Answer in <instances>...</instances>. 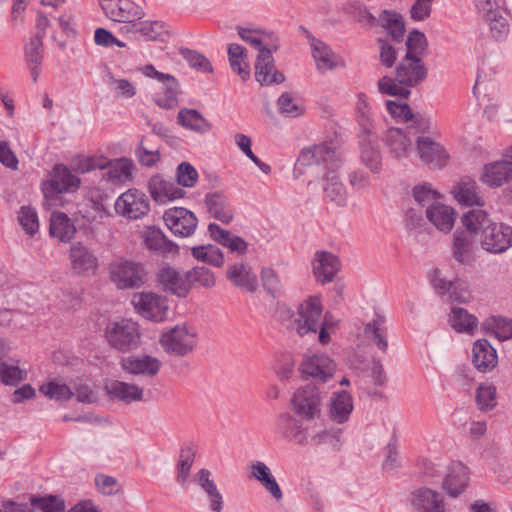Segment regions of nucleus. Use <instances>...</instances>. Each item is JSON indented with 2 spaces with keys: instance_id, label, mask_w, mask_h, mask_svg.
<instances>
[{
  "instance_id": "1",
  "label": "nucleus",
  "mask_w": 512,
  "mask_h": 512,
  "mask_svg": "<svg viewBox=\"0 0 512 512\" xmlns=\"http://www.w3.org/2000/svg\"><path fill=\"white\" fill-rule=\"evenodd\" d=\"M298 162L303 166L323 165L326 170L323 175L325 197L337 206L346 204L347 192L337 175V170L343 163L341 145L337 139L304 148L298 157Z\"/></svg>"
},
{
  "instance_id": "2",
  "label": "nucleus",
  "mask_w": 512,
  "mask_h": 512,
  "mask_svg": "<svg viewBox=\"0 0 512 512\" xmlns=\"http://www.w3.org/2000/svg\"><path fill=\"white\" fill-rule=\"evenodd\" d=\"M463 226L480 237L481 247L493 254H500L512 247V227L494 222L482 209H472L461 217Z\"/></svg>"
},
{
  "instance_id": "3",
  "label": "nucleus",
  "mask_w": 512,
  "mask_h": 512,
  "mask_svg": "<svg viewBox=\"0 0 512 512\" xmlns=\"http://www.w3.org/2000/svg\"><path fill=\"white\" fill-rule=\"evenodd\" d=\"M323 306L318 296H310L301 302L297 311L294 312L289 308L281 310L280 315L283 321H287V327L295 330L300 336L309 333H316L319 330V341L327 344L330 341L328 329L330 323L328 320H322Z\"/></svg>"
},
{
  "instance_id": "4",
  "label": "nucleus",
  "mask_w": 512,
  "mask_h": 512,
  "mask_svg": "<svg viewBox=\"0 0 512 512\" xmlns=\"http://www.w3.org/2000/svg\"><path fill=\"white\" fill-rule=\"evenodd\" d=\"M277 429L285 440L300 446H306L309 443L314 445L329 443L335 449L340 447L341 429L322 430L309 439L308 429L304 426L303 420L287 412L278 416Z\"/></svg>"
},
{
  "instance_id": "5",
  "label": "nucleus",
  "mask_w": 512,
  "mask_h": 512,
  "mask_svg": "<svg viewBox=\"0 0 512 512\" xmlns=\"http://www.w3.org/2000/svg\"><path fill=\"white\" fill-rule=\"evenodd\" d=\"M105 337L111 347L121 352L135 350L141 345L140 326L130 319L109 322Z\"/></svg>"
},
{
  "instance_id": "6",
  "label": "nucleus",
  "mask_w": 512,
  "mask_h": 512,
  "mask_svg": "<svg viewBox=\"0 0 512 512\" xmlns=\"http://www.w3.org/2000/svg\"><path fill=\"white\" fill-rule=\"evenodd\" d=\"M160 344L163 350L178 357L193 352L197 344V331L187 324H179L162 333Z\"/></svg>"
},
{
  "instance_id": "7",
  "label": "nucleus",
  "mask_w": 512,
  "mask_h": 512,
  "mask_svg": "<svg viewBox=\"0 0 512 512\" xmlns=\"http://www.w3.org/2000/svg\"><path fill=\"white\" fill-rule=\"evenodd\" d=\"M293 411L304 421L319 419L322 414V392L315 385H306L297 389L292 398Z\"/></svg>"
},
{
  "instance_id": "8",
  "label": "nucleus",
  "mask_w": 512,
  "mask_h": 512,
  "mask_svg": "<svg viewBox=\"0 0 512 512\" xmlns=\"http://www.w3.org/2000/svg\"><path fill=\"white\" fill-rule=\"evenodd\" d=\"M111 281L119 289L138 288L144 284L145 269L140 263L119 259L113 261L109 266Z\"/></svg>"
},
{
  "instance_id": "9",
  "label": "nucleus",
  "mask_w": 512,
  "mask_h": 512,
  "mask_svg": "<svg viewBox=\"0 0 512 512\" xmlns=\"http://www.w3.org/2000/svg\"><path fill=\"white\" fill-rule=\"evenodd\" d=\"M132 304L136 312L149 321L163 322L168 318V299L163 295L153 292L135 293Z\"/></svg>"
},
{
  "instance_id": "10",
  "label": "nucleus",
  "mask_w": 512,
  "mask_h": 512,
  "mask_svg": "<svg viewBox=\"0 0 512 512\" xmlns=\"http://www.w3.org/2000/svg\"><path fill=\"white\" fill-rule=\"evenodd\" d=\"M420 133H416L415 128L406 127L405 129L390 127L387 129L382 140L389 154L398 160L406 159L415 149V138Z\"/></svg>"
},
{
  "instance_id": "11",
  "label": "nucleus",
  "mask_w": 512,
  "mask_h": 512,
  "mask_svg": "<svg viewBox=\"0 0 512 512\" xmlns=\"http://www.w3.org/2000/svg\"><path fill=\"white\" fill-rule=\"evenodd\" d=\"M140 70L146 77L156 79L162 84V93L155 97L156 104L164 109L175 108L178 105L179 94V83L176 78L170 74L157 71L152 64H147Z\"/></svg>"
},
{
  "instance_id": "12",
  "label": "nucleus",
  "mask_w": 512,
  "mask_h": 512,
  "mask_svg": "<svg viewBox=\"0 0 512 512\" xmlns=\"http://www.w3.org/2000/svg\"><path fill=\"white\" fill-rule=\"evenodd\" d=\"M414 150L420 161L430 167L441 169L448 163L449 154L446 149L430 136L417 135Z\"/></svg>"
},
{
  "instance_id": "13",
  "label": "nucleus",
  "mask_w": 512,
  "mask_h": 512,
  "mask_svg": "<svg viewBox=\"0 0 512 512\" xmlns=\"http://www.w3.org/2000/svg\"><path fill=\"white\" fill-rule=\"evenodd\" d=\"M163 220L172 234L178 237L191 236L198 225L196 215L184 207L167 209L164 212Z\"/></svg>"
},
{
  "instance_id": "14",
  "label": "nucleus",
  "mask_w": 512,
  "mask_h": 512,
  "mask_svg": "<svg viewBox=\"0 0 512 512\" xmlns=\"http://www.w3.org/2000/svg\"><path fill=\"white\" fill-rule=\"evenodd\" d=\"M101 8L109 19L128 25L145 16L142 7L130 0H101Z\"/></svg>"
},
{
  "instance_id": "15",
  "label": "nucleus",
  "mask_w": 512,
  "mask_h": 512,
  "mask_svg": "<svg viewBox=\"0 0 512 512\" xmlns=\"http://www.w3.org/2000/svg\"><path fill=\"white\" fill-rule=\"evenodd\" d=\"M115 210L128 219H139L150 211L149 200L143 192L129 189L118 197Z\"/></svg>"
},
{
  "instance_id": "16",
  "label": "nucleus",
  "mask_w": 512,
  "mask_h": 512,
  "mask_svg": "<svg viewBox=\"0 0 512 512\" xmlns=\"http://www.w3.org/2000/svg\"><path fill=\"white\" fill-rule=\"evenodd\" d=\"M80 179L73 175L69 168L63 164H56L51 172V178L43 185L45 198L54 194L75 191L80 186Z\"/></svg>"
},
{
  "instance_id": "17",
  "label": "nucleus",
  "mask_w": 512,
  "mask_h": 512,
  "mask_svg": "<svg viewBox=\"0 0 512 512\" xmlns=\"http://www.w3.org/2000/svg\"><path fill=\"white\" fill-rule=\"evenodd\" d=\"M389 114L397 121L411 122L408 127L415 128L416 133H430L432 131L431 119L423 114H414L407 103H398L393 100L386 101Z\"/></svg>"
},
{
  "instance_id": "18",
  "label": "nucleus",
  "mask_w": 512,
  "mask_h": 512,
  "mask_svg": "<svg viewBox=\"0 0 512 512\" xmlns=\"http://www.w3.org/2000/svg\"><path fill=\"white\" fill-rule=\"evenodd\" d=\"M395 74L401 85L409 89L427 78V68L421 58L404 56L396 67Z\"/></svg>"
},
{
  "instance_id": "19",
  "label": "nucleus",
  "mask_w": 512,
  "mask_h": 512,
  "mask_svg": "<svg viewBox=\"0 0 512 512\" xmlns=\"http://www.w3.org/2000/svg\"><path fill=\"white\" fill-rule=\"evenodd\" d=\"M334 361L325 354L306 355L300 365L301 372L319 382L330 380L335 372Z\"/></svg>"
},
{
  "instance_id": "20",
  "label": "nucleus",
  "mask_w": 512,
  "mask_h": 512,
  "mask_svg": "<svg viewBox=\"0 0 512 512\" xmlns=\"http://www.w3.org/2000/svg\"><path fill=\"white\" fill-rule=\"evenodd\" d=\"M474 232L465 230H456L453 234L451 252L453 259L465 266H470L475 261L477 245L474 240Z\"/></svg>"
},
{
  "instance_id": "21",
  "label": "nucleus",
  "mask_w": 512,
  "mask_h": 512,
  "mask_svg": "<svg viewBox=\"0 0 512 512\" xmlns=\"http://www.w3.org/2000/svg\"><path fill=\"white\" fill-rule=\"evenodd\" d=\"M409 501L414 512H447L444 496L427 487L411 492Z\"/></svg>"
},
{
  "instance_id": "22",
  "label": "nucleus",
  "mask_w": 512,
  "mask_h": 512,
  "mask_svg": "<svg viewBox=\"0 0 512 512\" xmlns=\"http://www.w3.org/2000/svg\"><path fill=\"white\" fill-rule=\"evenodd\" d=\"M148 190L151 197L160 203L181 199L186 195L177 183L165 178L162 174H155L149 179Z\"/></svg>"
},
{
  "instance_id": "23",
  "label": "nucleus",
  "mask_w": 512,
  "mask_h": 512,
  "mask_svg": "<svg viewBox=\"0 0 512 512\" xmlns=\"http://www.w3.org/2000/svg\"><path fill=\"white\" fill-rule=\"evenodd\" d=\"M255 78L261 85L266 86L285 81L284 74L275 68L271 49H261V52L258 53L255 63Z\"/></svg>"
},
{
  "instance_id": "24",
  "label": "nucleus",
  "mask_w": 512,
  "mask_h": 512,
  "mask_svg": "<svg viewBox=\"0 0 512 512\" xmlns=\"http://www.w3.org/2000/svg\"><path fill=\"white\" fill-rule=\"evenodd\" d=\"M134 164L127 158L108 159V163L100 168L101 180L111 185H120L132 181Z\"/></svg>"
},
{
  "instance_id": "25",
  "label": "nucleus",
  "mask_w": 512,
  "mask_h": 512,
  "mask_svg": "<svg viewBox=\"0 0 512 512\" xmlns=\"http://www.w3.org/2000/svg\"><path fill=\"white\" fill-rule=\"evenodd\" d=\"M121 368L133 375L154 377L161 368V361L147 354L130 355L120 361Z\"/></svg>"
},
{
  "instance_id": "26",
  "label": "nucleus",
  "mask_w": 512,
  "mask_h": 512,
  "mask_svg": "<svg viewBox=\"0 0 512 512\" xmlns=\"http://www.w3.org/2000/svg\"><path fill=\"white\" fill-rule=\"evenodd\" d=\"M310 46L312 57L319 72L325 73L339 67H345V62L342 57L336 54L331 47L323 41L312 38Z\"/></svg>"
},
{
  "instance_id": "27",
  "label": "nucleus",
  "mask_w": 512,
  "mask_h": 512,
  "mask_svg": "<svg viewBox=\"0 0 512 512\" xmlns=\"http://www.w3.org/2000/svg\"><path fill=\"white\" fill-rule=\"evenodd\" d=\"M469 484L468 468L460 462H453L447 467V473L442 481V489L449 497L461 495Z\"/></svg>"
},
{
  "instance_id": "28",
  "label": "nucleus",
  "mask_w": 512,
  "mask_h": 512,
  "mask_svg": "<svg viewBox=\"0 0 512 512\" xmlns=\"http://www.w3.org/2000/svg\"><path fill=\"white\" fill-rule=\"evenodd\" d=\"M353 409V397L349 392H334L327 404V416L331 422L341 425L350 419Z\"/></svg>"
},
{
  "instance_id": "29",
  "label": "nucleus",
  "mask_w": 512,
  "mask_h": 512,
  "mask_svg": "<svg viewBox=\"0 0 512 512\" xmlns=\"http://www.w3.org/2000/svg\"><path fill=\"white\" fill-rule=\"evenodd\" d=\"M471 361L479 372H490L498 364L497 351L487 339H478L472 346Z\"/></svg>"
},
{
  "instance_id": "30",
  "label": "nucleus",
  "mask_w": 512,
  "mask_h": 512,
  "mask_svg": "<svg viewBox=\"0 0 512 512\" xmlns=\"http://www.w3.org/2000/svg\"><path fill=\"white\" fill-rule=\"evenodd\" d=\"M158 282L166 292L185 298L188 295L186 273L182 275L171 266H162L157 272Z\"/></svg>"
},
{
  "instance_id": "31",
  "label": "nucleus",
  "mask_w": 512,
  "mask_h": 512,
  "mask_svg": "<svg viewBox=\"0 0 512 512\" xmlns=\"http://www.w3.org/2000/svg\"><path fill=\"white\" fill-rule=\"evenodd\" d=\"M313 274L322 284L331 282L340 269L338 258L326 251H317L312 261Z\"/></svg>"
},
{
  "instance_id": "32",
  "label": "nucleus",
  "mask_w": 512,
  "mask_h": 512,
  "mask_svg": "<svg viewBox=\"0 0 512 512\" xmlns=\"http://www.w3.org/2000/svg\"><path fill=\"white\" fill-rule=\"evenodd\" d=\"M205 204L210 215L223 224H230L234 219V209L228 197L222 191L207 193Z\"/></svg>"
},
{
  "instance_id": "33",
  "label": "nucleus",
  "mask_w": 512,
  "mask_h": 512,
  "mask_svg": "<svg viewBox=\"0 0 512 512\" xmlns=\"http://www.w3.org/2000/svg\"><path fill=\"white\" fill-rule=\"evenodd\" d=\"M454 199L462 206H483L484 200L479 188L470 177L461 178L452 188Z\"/></svg>"
},
{
  "instance_id": "34",
  "label": "nucleus",
  "mask_w": 512,
  "mask_h": 512,
  "mask_svg": "<svg viewBox=\"0 0 512 512\" xmlns=\"http://www.w3.org/2000/svg\"><path fill=\"white\" fill-rule=\"evenodd\" d=\"M104 388L110 398L121 401L125 404L143 400V388L136 384L119 380H110L105 384Z\"/></svg>"
},
{
  "instance_id": "35",
  "label": "nucleus",
  "mask_w": 512,
  "mask_h": 512,
  "mask_svg": "<svg viewBox=\"0 0 512 512\" xmlns=\"http://www.w3.org/2000/svg\"><path fill=\"white\" fill-rule=\"evenodd\" d=\"M360 149L362 163L372 173H379L382 166V157L377 145V138L371 131H364Z\"/></svg>"
},
{
  "instance_id": "36",
  "label": "nucleus",
  "mask_w": 512,
  "mask_h": 512,
  "mask_svg": "<svg viewBox=\"0 0 512 512\" xmlns=\"http://www.w3.org/2000/svg\"><path fill=\"white\" fill-rule=\"evenodd\" d=\"M122 31L126 33L138 34L147 41H155L161 39L168 34L167 25L162 21H135L132 25H125Z\"/></svg>"
},
{
  "instance_id": "37",
  "label": "nucleus",
  "mask_w": 512,
  "mask_h": 512,
  "mask_svg": "<svg viewBox=\"0 0 512 512\" xmlns=\"http://www.w3.org/2000/svg\"><path fill=\"white\" fill-rule=\"evenodd\" d=\"M226 277L235 286L248 292H255L258 288L257 276L252 268L244 263H236L228 267Z\"/></svg>"
},
{
  "instance_id": "38",
  "label": "nucleus",
  "mask_w": 512,
  "mask_h": 512,
  "mask_svg": "<svg viewBox=\"0 0 512 512\" xmlns=\"http://www.w3.org/2000/svg\"><path fill=\"white\" fill-rule=\"evenodd\" d=\"M426 217L439 231L448 233L454 226L456 213L452 207L437 201L433 206L426 208Z\"/></svg>"
},
{
  "instance_id": "39",
  "label": "nucleus",
  "mask_w": 512,
  "mask_h": 512,
  "mask_svg": "<svg viewBox=\"0 0 512 512\" xmlns=\"http://www.w3.org/2000/svg\"><path fill=\"white\" fill-rule=\"evenodd\" d=\"M208 233L215 242L228 248L231 252H236L240 255L247 252L248 244L242 237L233 235L230 231L222 229L216 223L208 225Z\"/></svg>"
},
{
  "instance_id": "40",
  "label": "nucleus",
  "mask_w": 512,
  "mask_h": 512,
  "mask_svg": "<svg viewBox=\"0 0 512 512\" xmlns=\"http://www.w3.org/2000/svg\"><path fill=\"white\" fill-rule=\"evenodd\" d=\"M512 178V162L497 161L485 165L482 173V181L491 186L499 187Z\"/></svg>"
},
{
  "instance_id": "41",
  "label": "nucleus",
  "mask_w": 512,
  "mask_h": 512,
  "mask_svg": "<svg viewBox=\"0 0 512 512\" xmlns=\"http://www.w3.org/2000/svg\"><path fill=\"white\" fill-rule=\"evenodd\" d=\"M69 256L72 268L78 273L94 272L98 267L97 257L81 243L72 245Z\"/></svg>"
},
{
  "instance_id": "42",
  "label": "nucleus",
  "mask_w": 512,
  "mask_h": 512,
  "mask_svg": "<svg viewBox=\"0 0 512 512\" xmlns=\"http://www.w3.org/2000/svg\"><path fill=\"white\" fill-rule=\"evenodd\" d=\"M177 122L183 128L198 134H206L212 129V124L196 109H180L177 115Z\"/></svg>"
},
{
  "instance_id": "43",
  "label": "nucleus",
  "mask_w": 512,
  "mask_h": 512,
  "mask_svg": "<svg viewBox=\"0 0 512 512\" xmlns=\"http://www.w3.org/2000/svg\"><path fill=\"white\" fill-rule=\"evenodd\" d=\"M251 476L259 481L262 486L276 499H282V491L271 473L270 468L261 461L252 462L250 465Z\"/></svg>"
},
{
  "instance_id": "44",
  "label": "nucleus",
  "mask_w": 512,
  "mask_h": 512,
  "mask_svg": "<svg viewBox=\"0 0 512 512\" xmlns=\"http://www.w3.org/2000/svg\"><path fill=\"white\" fill-rule=\"evenodd\" d=\"M364 335L371 340L377 348L386 352L388 349L386 319L380 314H375L373 319L365 324Z\"/></svg>"
},
{
  "instance_id": "45",
  "label": "nucleus",
  "mask_w": 512,
  "mask_h": 512,
  "mask_svg": "<svg viewBox=\"0 0 512 512\" xmlns=\"http://www.w3.org/2000/svg\"><path fill=\"white\" fill-rule=\"evenodd\" d=\"M43 59L42 35H35L25 47V60L30 69L32 81L37 82Z\"/></svg>"
},
{
  "instance_id": "46",
  "label": "nucleus",
  "mask_w": 512,
  "mask_h": 512,
  "mask_svg": "<svg viewBox=\"0 0 512 512\" xmlns=\"http://www.w3.org/2000/svg\"><path fill=\"white\" fill-rule=\"evenodd\" d=\"M449 323L458 333L473 335L478 329L477 317L461 307H453L451 309Z\"/></svg>"
},
{
  "instance_id": "47",
  "label": "nucleus",
  "mask_w": 512,
  "mask_h": 512,
  "mask_svg": "<svg viewBox=\"0 0 512 512\" xmlns=\"http://www.w3.org/2000/svg\"><path fill=\"white\" fill-rule=\"evenodd\" d=\"M50 235L62 242H68L74 236L76 228L63 212H53L50 218Z\"/></svg>"
},
{
  "instance_id": "48",
  "label": "nucleus",
  "mask_w": 512,
  "mask_h": 512,
  "mask_svg": "<svg viewBox=\"0 0 512 512\" xmlns=\"http://www.w3.org/2000/svg\"><path fill=\"white\" fill-rule=\"evenodd\" d=\"M144 242L147 248L160 253H176L178 246L169 240L166 235L157 228H150L144 235Z\"/></svg>"
},
{
  "instance_id": "49",
  "label": "nucleus",
  "mask_w": 512,
  "mask_h": 512,
  "mask_svg": "<svg viewBox=\"0 0 512 512\" xmlns=\"http://www.w3.org/2000/svg\"><path fill=\"white\" fill-rule=\"evenodd\" d=\"M188 292L191 288L210 289L215 286L216 279L214 273L205 266H195L186 272Z\"/></svg>"
},
{
  "instance_id": "50",
  "label": "nucleus",
  "mask_w": 512,
  "mask_h": 512,
  "mask_svg": "<svg viewBox=\"0 0 512 512\" xmlns=\"http://www.w3.org/2000/svg\"><path fill=\"white\" fill-rule=\"evenodd\" d=\"M228 57L231 69L236 72L242 80H247L250 76V69L248 63L245 61V48L239 44H230L228 46Z\"/></svg>"
},
{
  "instance_id": "51",
  "label": "nucleus",
  "mask_w": 512,
  "mask_h": 512,
  "mask_svg": "<svg viewBox=\"0 0 512 512\" xmlns=\"http://www.w3.org/2000/svg\"><path fill=\"white\" fill-rule=\"evenodd\" d=\"M191 254L196 260L218 268L225 262L222 251L212 244L192 247Z\"/></svg>"
},
{
  "instance_id": "52",
  "label": "nucleus",
  "mask_w": 512,
  "mask_h": 512,
  "mask_svg": "<svg viewBox=\"0 0 512 512\" xmlns=\"http://www.w3.org/2000/svg\"><path fill=\"white\" fill-rule=\"evenodd\" d=\"M380 22L392 41L400 42L403 39L405 26L399 14L384 10L380 15Z\"/></svg>"
},
{
  "instance_id": "53",
  "label": "nucleus",
  "mask_w": 512,
  "mask_h": 512,
  "mask_svg": "<svg viewBox=\"0 0 512 512\" xmlns=\"http://www.w3.org/2000/svg\"><path fill=\"white\" fill-rule=\"evenodd\" d=\"M483 328L491 331L500 341L512 338V320L501 316H492L483 322Z\"/></svg>"
},
{
  "instance_id": "54",
  "label": "nucleus",
  "mask_w": 512,
  "mask_h": 512,
  "mask_svg": "<svg viewBox=\"0 0 512 512\" xmlns=\"http://www.w3.org/2000/svg\"><path fill=\"white\" fill-rule=\"evenodd\" d=\"M377 88L379 93L383 95H389L398 97L400 99H408L411 95V90L406 87V85H401L397 81V77L395 76H383L377 82Z\"/></svg>"
},
{
  "instance_id": "55",
  "label": "nucleus",
  "mask_w": 512,
  "mask_h": 512,
  "mask_svg": "<svg viewBox=\"0 0 512 512\" xmlns=\"http://www.w3.org/2000/svg\"><path fill=\"white\" fill-rule=\"evenodd\" d=\"M496 387L492 383H481L476 389V404L480 411L488 412L496 405Z\"/></svg>"
},
{
  "instance_id": "56",
  "label": "nucleus",
  "mask_w": 512,
  "mask_h": 512,
  "mask_svg": "<svg viewBox=\"0 0 512 512\" xmlns=\"http://www.w3.org/2000/svg\"><path fill=\"white\" fill-rule=\"evenodd\" d=\"M489 25L492 37L497 41L506 39L509 34V24L502 11L499 9L497 13L483 18Z\"/></svg>"
},
{
  "instance_id": "57",
  "label": "nucleus",
  "mask_w": 512,
  "mask_h": 512,
  "mask_svg": "<svg viewBox=\"0 0 512 512\" xmlns=\"http://www.w3.org/2000/svg\"><path fill=\"white\" fill-rule=\"evenodd\" d=\"M135 156L139 163L145 167L155 166L161 158L159 148H149L147 137L141 139L135 149Z\"/></svg>"
},
{
  "instance_id": "58",
  "label": "nucleus",
  "mask_w": 512,
  "mask_h": 512,
  "mask_svg": "<svg viewBox=\"0 0 512 512\" xmlns=\"http://www.w3.org/2000/svg\"><path fill=\"white\" fill-rule=\"evenodd\" d=\"M262 286L264 290L273 298H279L282 295L283 286L277 272L270 268L264 267L260 273Z\"/></svg>"
},
{
  "instance_id": "59",
  "label": "nucleus",
  "mask_w": 512,
  "mask_h": 512,
  "mask_svg": "<svg viewBox=\"0 0 512 512\" xmlns=\"http://www.w3.org/2000/svg\"><path fill=\"white\" fill-rule=\"evenodd\" d=\"M40 392L50 399L67 401L73 396L71 389L57 380L49 381L40 386Z\"/></svg>"
},
{
  "instance_id": "60",
  "label": "nucleus",
  "mask_w": 512,
  "mask_h": 512,
  "mask_svg": "<svg viewBox=\"0 0 512 512\" xmlns=\"http://www.w3.org/2000/svg\"><path fill=\"white\" fill-rule=\"evenodd\" d=\"M106 163H108V158L104 156H77L73 159L72 166L75 172L85 174L96 169L100 170Z\"/></svg>"
},
{
  "instance_id": "61",
  "label": "nucleus",
  "mask_w": 512,
  "mask_h": 512,
  "mask_svg": "<svg viewBox=\"0 0 512 512\" xmlns=\"http://www.w3.org/2000/svg\"><path fill=\"white\" fill-rule=\"evenodd\" d=\"M179 53L187 61L190 67L204 73L213 72V67L210 61L203 54L184 47L179 49Z\"/></svg>"
},
{
  "instance_id": "62",
  "label": "nucleus",
  "mask_w": 512,
  "mask_h": 512,
  "mask_svg": "<svg viewBox=\"0 0 512 512\" xmlns=\"http://www.w3.org/2000/svg\"><path fill=\"white\" fill-rule=\"evenodd\" d=\"M427 48V40L424 33L413 30L409 33L406 41V54L405 56L421 58Z\"/></svg>"
},
{
  "instance_id": "63",
  "label": "nucleus",
  "mask_w": 512,
  "mask_h": 512,
  "mask_svg": "<svg viewBox=\"0 0 512 512\" xmlns=\"http://www.w3.org/2000/svg\"><path fill=\"white\" fill-rule=\"evenodd\" d=\"M32 507L43 512H64L65 503L59 496L49 495L45 497L32 496L30 498Z\"/></svg>"
},
{
  "instance_id": "64",
  "label": "nucleus",
  "mask_w": 512,
  "mask_h": 512,
  "mask_svg": "<svg viewBox=\"0 0 512 512\" xmlns=\"http://www.w3.org/2000/svg\"><path fill=\"white\" fill-rule=\"evenodd\" d=\"M176 180L178 186L194 187L198 181V172L189 162H182L176 168Z\"/></svg>"
}]
</instances>
